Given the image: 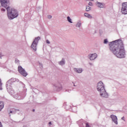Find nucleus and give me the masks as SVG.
Segmentation results:
<instances>
[{
    "instance_id": "nucleus-13",
    "label": "nucleus",
    "mask_w": 127,
    "mask_h": 127,
    "mask_svg": "<svg viewBox=\"0 0 127 127\" xmlns=\"http://www.w3.org/2000/svg\"><path fill=\"white\" fill-rule=\"evenodd\" d=\"M4 107V103L2 101H0V112L3 109Z\"/></svg>"
},
{
    "instance_id": "nucleus-31",
    "label": "nucleus",
    "mask_w": 127,
    "mask_h": 127,
    "mask_svg": "<svg viewBox=\"0 0 127 127\" xmlns=\"http://www.w3.org/2000/svg\"><path fill=\"white\" fill-rule=\"evenodd\" d=\"M89 64L90 65V66H93V64L89 63Z\"/></svg>"
},
{
    "instance_id": "nucleus-4",
    "label": "nucleus",
    "mask_w": 127,
    "mask_h": 127,
    "mask_svg": "<svg viewBox=\"0 0 127 127\" xmlns=\"http://www.w3.org/2000/svg\"><path fill=\"white\" fill-rule=\"evenodd\" d=\"M14 82H15V79L12 78L9 80H8V81H7V82L6 83V88L8 93H10L9 90L12 89V86H11V85H13Z\"/></svg>"
},
{
    "instance_id": "nucleus-27",
    "label": "nucleus",
    "mask_w": 127,
    "mask_h": 127,
    "mask_svg": "<svg viewBox=\"0 0 127 127\" xmlns=\"http://www.w3.org/2000/svg\"><path fill=\"white\" fill-rule=\"evenodd\" d=\"M46 43H47L48 44H50V41H49V40H46Z\"/></svg>"
},
{
    "instance_id": "nucleus-6",
    "label": "nucleus",
    "mask_w": 127,
    "mask_h": 127,
    "mask_svg": "<svg viewBox=\"0 0 127 127\" xmlns=\"http://www.w3.org/2000/svg\"><path fill=\"white\" fill-rule=\"evenodd\" d=\"M18 71L24 77H26V75H28L27 72L25 71V69H24L21 66H19L18 67Z\"/></svg>"
},
{
    "instance_id": "nucleus-25",
    "label": "nucleus",
    "mask_w": 127,
    "mask_h": 127,
    "mask_svg": "<svg viewBox=\"0 0 127 127\" xmlns=\"http://www.w3.org/2000/svg\"><path fill=\"white\" fill-rule=\"evenodd\" d=\"M48 18L49 19H51V18H52V16L51 15H48Z\"/></svg>"
},
{
    "instance_id": "nucleus-10",
    "label": "nucleus",
    "mask_w": 127,
    "mask_h": 127,
    "mask_svg": "<svg viewBox=\"0 0 127 127\" xmlns=\"http://www.w3.org/2000/svg\"><path fill=\"white\" fill-rule=\"evenodd\" d=\"M96 4L97 6H98V7H100V8H103L104 6H105V3L103 2H98V1L96 2Z\"/></svg>"
},
{
    "instance_id": "nucleus-22",
    "label": "nucleus",
    "mask_w": 127,
    "mask_h": 127,
    "mask_svg": "<svg viewBox=\"0 0 127 127\" xmlns=\"http://www.w3.org/2000/svg\"><path fill=\"white\" fill-rule=\"evenodd\" d=\"M108 39H106L104 40V44H107V43H108Z\"/></svg>"
},
{
    "instance_id": "nucleus-3",
    "label": "nucleus",
    "mask_w": 127,
    "mask_h": 127,
    "mask_svg": "<svg viewBox=\"0 0 127 127\" xmlns=\"http://www.w3.org/2000/svg\"><path fill=\"white\" fill-rule=\"evenodd\" d=\"M97 90L100 92V96L102 98H108V97H109V94H108V92L106 91L103 82L99 81L97 83Z\"/></svg>"
},
{
    "instance_id": "nucleus-34",
    "label": "nucleus",
    "mask_w": 127,
    "mask_h": 127,
    "mask_svg": "<svg viewBox=\"0 0 127 127\" xmlns=\"http://www.w3.org/2000/svg\"><path fill=\"white\" fill-rule=\"evenodd\" d=\"M2 57V56H1V54H0V58H1V57Z\"/></svg>"
},
{
    "instance_id": "nucleus-29",
    "label": "nucleus",
    "mask_w": 127,
    "mask_h": 127,
    "mask_svg": "<svg viewBox=\"0 0 127 127\" xmlns=\"http://www.w3.org/2000/svg\"><path fill=\"white\" fill-rule=\"evenodd\" d=\"M121 120H123V121H124V122H126V120H125V117H123L121 118Z\"/></svg>"
},
{
    "instance_id": "nucleus-8",
    "label": "nucleus",
    "mask_w": 127,
    "mask_h": 127,
    "mask_svg": "<svg viewBox=\"0 0 127 127\" xmlns=\"http://www.w3.org/2000/svg\"><path fill=\"white\" fill-rule=\"evenodd\" d=\"M111 119H112V122L116 125H118V117L116 115H111L110 116Z\"/></svg>"
},
{
    "instance_id": "nucleus-12",
    "label": "nucleus",
    "mask_w": 127,
    "mask_h": 127,
    "mask_svg": "<svg viewBox=\"0 0 127 127\" xmlns=\"http://www.w3.org/2000/svg\"><path fill=\"white\" fill-rule=\"evenodd\" d=\"M65 59L63 58L61 60V61L59 62L58 64H59V65H60L61 66H63L64 65V64H65Z\"/></svg>"
},
{
    "instance_id": "nucleus-32",
    "label": "nucleus",
    "mask_w": 127,
    "mask_h": 127,
    "mask_svg": "<svg viewBox=\"0 0 127 127\" xmlns=\"http://www.w3.org/2000/svg\"><path fill=\"white\" fill-rule=\"evenodd\" d=\"M0 127H2V125H1V122H0Z\"/></svg>"
},
{
    "instance_id": "nucleus-19",
    "label": "nucleus",
    "mask_w": 127,
    "mask_h": 127,
    "mask_svg": "<svg viewBox=\"0 0 127 127\" xmlns=\"http://www.w3.org/2000/svg\"><path fill=\"white\" fill-rule=\"evenodd\" d=\"M2 85V83H1V80L0 79V90L2 89V87H1Z\"/></svg>"
},
{
    "instance_id": "nucleus-18",
    "label": "nucleus",
    "mask_w": 127,
    "mask_h": 127,
    "mask_svg": "<svg viewBox=\"0 0 127 127\" xmlns=\"http://www.w3.org/2000/svg\"><path fill=\"white\" fill-rule=\"evenodd\" d=\"M55 87H56V88H57V91H60V90H62V87H61V86L58 87L56 85H55Z\"/></svg>"
},
{
    "instance_id": "nucleus-2",
    "label": "nucleus",
    "mask_w": 127,
    "mask_h": 127,
    "mask_svg": "<svg viewBox=\"0 0 127 127\" xmlns=\"http://www.w3.org/2000/svg\"><path fill=\"white\" fill-rule=\"evenodd\" d=\"M0 2L1 4L0 7L2 6V7H4L6 9L8 19L11 20L18 16V12H17V10L9 6L10 4L9 0H0Z\"/></svg>"
},
{
    "instance_id": "nucleus-1",
    "label": "nucleus",
    "mask_w": 127,
    "mask_h": 127,
    "mask_svg": "<svg viewBox=\"0 0 127 127\" xmlns=\"http://www.w3.org/2000/svg\"><path fill=\"white\" fill-rule=\"evenodd\" d=\"M110 49L118 58L126 57V50L122 40H117L109 43Z\"/></svg>"
},
{
    "instance_id": "nucleus-15",
    "label": "nucleus",
    "mask_w": 127,
    "mask_h": 127,
    "mask_svg": "<svg viewBox=\"0 0 127 127\" xmlns=\"http://www.w3.org/2000/svg\"><path fill=\"white\" fill-rule=\"evenodd\" d=\"M82 24V22L81 21L78 20L76 24V27H81V25Z\"/></svg>"
},
{
    "instance_id": "nucleus-23",
    "label": "nucleus",
    "mask_w": 127,
    "mask_h": 127,
    "mask_svg": "<svg viewBox=\"0 0 127 127\" xmlns=\"http://www.w3.org/2000/svg\"><path fill=\"white\" fill-rule=\"evenodd\" d=\"M88 5H89L90 6H93V3H92V2L90 1L88 3Z\"/></svg>"
},
{
    "instance_id": "nucleus-30",
    "label": "nucleus",
    "mask_w": 127,
    "mask_h": 127,
    "mask_svg": "<svg viewBox=\"0 0 127 127\" xmlns=\"http://www.w3.org/2000/svg\"><path fill=\"white\" fill-rule=\"evenodd\" d=\"M86 127H90V125H89V124L88 123L86 124Z\"/></svg>"
},
{
    "instance_id": "nucleus-26",
    "label": "nucleus",
    "mask_w": 127,
    "mask_h": 127,
    "mask_svg": "<svg viewBox=\"0 0 127 127\" xmlns=\"http://www.w3.org/2000/svg\"><path fill=\"white\" fill-rule=\"evenodd\" d=\"M14 98L17 100L18 99V95H14Z\"/></svg>"
},
{
    "instance_id": "nucleus-33",
    "label": "nucleus",
    "mask_w": 127,
    "mask_h": 127,
    "mask_svg": "<svg viewBox=\"0 0 127 127\" xmlns=\"http://www.w3.org/2000/svg\"><path fill=\"white\" fill-rule=\"evenodd\" d=\"M49 125H52V123H51V122H50L49 123Z\"/></svg>"
},
{
    "instance_id": "nucleus-24",
    "label": "nucleus",
    "mask_w": 127,
    "mask_h": 127,
    "mask_svg": "<svg viewBox=\"0 0 127 127\" xmlns=\"http://www.w3.org/2000/svg\"><path fill=\"white\" fill-rule=\"evenodd\" d=\"M15 63H19V60H18L17 59H15Z\"/></svg>"
},
{
    "instance_id": "nucleus-28",
    "label": "nucleus",
    "mask_w": 127,
    "mask_h": 127,
    "mask_svg": "<svg viewBox=\"0 0 127 127\" xmlns=\"http://www.w3.org/2000/svg\"><path fill=\"white\" fill-rule=\"evenodd\" d=\"M1 11L4 12V11H5V9H4V8H2L1 9Z\"/></svg>"
},
{
    "instance_id": "nucleus-16",
    "label": "nucleus",
    "mask_w": 127,
    "mask_h": 127,
    "mask_svg": "<svg viewBox=\"0 0 127 127\" xmlns=\"http://www.w3.org/2000/svg\"><path fill=\"white\" fill-rule=\"evenodd\" d=\"M67 21H68V22H69V23H73V22L72 21V19H71L70 16H67Z\"/></svg>"
},
{
    "instance_id": "nucleus-36",
    "label": "nucleus",
    "mask_w": 127,
    "mask_h": 127,
    "mask_svg": "<svg viewBox=\"0 0 127 127\" xmlns=\"http://www.w3.org/2000/svg\"><path fill=\"white\" fill-rule=\"evenodd\" d=\"M74 86H75V84H74Z\"/></svg>"
},
{
    "instance_id": "nucleus-20",
    "label": "nucleus",
    "mask_w": 127,
    "mask_h": 127,
    "mask_svg": "<svg viewBox=\"0 0 127 127\" xmlns=\"http://www.w3.org/2000/svg\"><path fill=\"white\" fill-rule=\"evenodd\" d=\"M16 112L14 111H10L9 113V114H12L13 115H14V114H15Z\"/></svg>"
},
{
    "instance_id": "nucleus-7",
    "label": "nucleus",
    "mask_w": 127,
    "mask_h": 127,
    "mask_svg": "<svg viewBox=\"0 0 127 127\" xmlns=\"http://www.w3.org/2000/svg\"><path fill=\"white\" fill-rule=\"evenodd\" d=\"M122 12L123 14H127V2L122 3Z\"/></svg>"
},
{
    "instance_id": "nucleus-14",
    "label": "nucleus",
    "mask_w": 127,
    "mask_h": 127,
    "mask_svg": "<svg viewBox=\"0 0 127 127\" xmlns=\"http://www.w3.org/2000/svg\"><path fill=\"white\" fill-rule=\"evenodd\" d=\"M84 15V16H85V17H87L88 18H93V17H92V15H91V14L89 13H85Z\"/></svg>"
},
{
    "instance_id": "nucleus-35",
    "label": "nucleus",
    "mask_w": 127,
    "mask_h": 127,
    "mask_svg": "<svg viewBox=\"0 0 127 127\" xmlns=\"http://www.w3.org/2000/svg\"><path fill=\"white\" fill-rule=\"evenodd\" d=\"M33 112H35V109H33Z\"/></svg>"
},
{
    "instance_id": "nucleus-21",
    "label": "nucleus",
    "mask_w": 127,
    "mask_h": 127,
    "mask_svg": "<svg viewBox=\"0 0 127 127\" xmlns=\"http://www.w3.org/2000/svg\"><path fill=\"white\" fill-rule=\"evenodd\" d=\"M39 67H40V68L42 69V68H43V64H42L39 63Z\"/></svg>"
},
{
    "instance_id": "nucleus-11",
    "label": "nucleus",
    "mask_w": 127,
    "mask_h": 127,
    "mask_svg": "<svg viewBox=\"0 0 127 127\" xmlns=\"http://www.w3.org/2000/svg\"><path fill=\"white\" fill-rule=\"evenodd\" d=\"M74 71L76 72V73H82V72H83V69H82V68H74Z\"/></svg>"
},
{
    "instance_id": "nucleus-17",
    "label": "nucleus",
    "mask_w": 127,
    "mask_h": 127,
    "mask_svg": "<svg viewBox=\"0 0 127 127\" xmlns=\"http://www.w3.org/2000/svg\"><path fill=\"white\" fill-rule=\"evenodd\" d=\"M91 10V7L90 6H86V11H90Z\"/></svg>"
},
{
    "instance_id": "nucleus-9",
    "label": "nucleus",
    "mask_w": 127,
    "mask_h": 127,
    "mask_svg": "<svg viewBox=\"0 0 127 127\" xmlns=\"http://www.w3.org/2000/svg\"><path fill=\"white\" fill-rule=\"evenodd\" d=\"M88 57L90 60L93 61L95 60L98 57V56L97 54H90L88 55Z\"/></svg>"
},
{
    "instance_id": "nucleus-37",
    "label": "nucleus",
    "mask_w": 127,
    "mask_h": 127,
    "mask_svg": "<svg viewBox=\"0 0 127 127\" xmlns=\"http://www.w3.org/2000/svg\"><path fill=\"white\" fill-rule=\"evenodd\" d=\"M17 111H19V110H17Z\"/></svg>"
},
{
    "instance_id": "nucleus-5",
    "label": "nucleus",
    "mask_w": 127,
    "mask_h": 127,
    "mask_svg": "<svg viewBox=\"0 0 127 127\" xmlns=\"http://www.w3.org/2000/svg\"><path fill=\"white\" fill-rule=\"evenodd\" d=\"M39 40H40V37H38L35 38L32 42L31 47L34 51H36V50H37L36 47H37V45L38 44V41H39Z\"/></svg>"
}]
</instances>
